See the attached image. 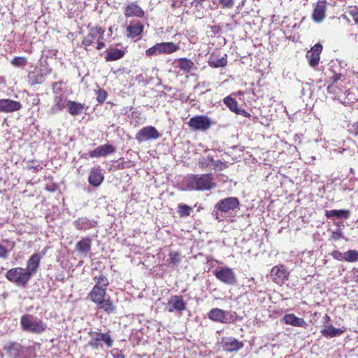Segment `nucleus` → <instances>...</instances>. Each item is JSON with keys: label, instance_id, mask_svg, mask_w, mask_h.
Listing matches in <instances>:
<instances>
[{"label": "nucleus", "instance_id": "f257e3e1", "mask_svg": "<svg viewBox=\"0 0 358 358\" xmlns=\"http://www.w3.org/2000/svg\"><path fill=\"white\" fill-rule=\"evenodd\" d=\"M88 296L96 305L98 310H103L108 315L116 311V306L111 298L107 295L106 289L94 285L89 292Z\"/></svg>", "mask_w": 358, "mask_h": 358}, {"label": "nucleus", "instance_id": "f03ea898", "mask_svg": "<svg viewBox=\"0 0 358 358\" xmlns=\"http://www.w3.org/2000/svg\"><path fill=\"white\" fill-rule=\"evenodd\" d=\"M188 189L194 191H207L216 187L211 173L191 174L186 179Z\"/></svg>", "mask_w": 358, "mask_h": 358}, {"label": "nucleus", "instance_id": "7ed1b4c3", "mask_svg": "<svg viewBox=\"0 0 358 358\" xmlns=\"http://www.w3.org/2000/svg\"><path fill=\"white\" fill-rule=\"evenodd\" d=\"M21 328L24 331L40 334L47 329V324L31 314H24L20 318Z\"/></svg>", "mask_w": 358, "mask_h": 358}, {"label": "nucleus", "instance_id": "20e7f679", "mask_svg": "<svg viewBox=\"0 0 358 358\" xmlns=\"http://www.w3.org/2000/svg\"><path fill=\"white\" fill-rule=\"evenodd\" d=\"M6 278L10 282L21 287H25L31 278L27 271L22 267H14L8 270Z\"/></svg>", "mask_w": 358, "mask_h": 358}, {"label": "nucleus", "instance_id": "39448f33", "mask_svg": "<svg viewBox=\"0 0 358 358\" xmlns=\"http://www.w3.org/2000/svg\"><path fill=\"white\" fill-rule=\"evenodd\" d=\"M88 335L90 337L88 345L93 349L101 348L103 347L101 342H103L108 348L113 346V340L108 333L90 331Z\"/></svg>", "mask_w": 358, "mask_h": 358}, {"label": "nucleus", "instance_id": "423d86ee", "mask_svg": "<svg viewBox=\"0 0 358 358\" xmlns=\"http://www.w3.org/2000/svg\"><path fill=\"white\" fill-rule=\"evenodd\" d=\"M214 275L218 280L226 285H234L237 282L236 273L229 267H221L214 271Z\"/></svg>", "mask_w": 358, "mask_h": 358}, {"label": "nucleus", "instance_id": "0eeeda50", "mask_svg": "<svg viewBox=\"0 0 358 358\" xmlns=\"http://www.w3.org/2000/svg\"><path fill=\"white\" fill-rule=\"evenodd\" d=\"M240 205L237 197H227L220 199L215 206V208L221 213H230L238 208Z\"/></svg>", "mask_w": 358, "mask_h": 358}, {"label": "nucleus", "instance_id": "6e6552de", "mask_svg": "<svg viewBox=\"0 0 358 358\" xmlns=\"http://www.w3.org/2000/svg\"><path fill=\"white\" fill-rule=\"evenodd\" d=\"M186 308L187 304L182 295L171 296L166 306V310L169 313L176 311L181 314Z\"/></svg>", "mask_w": 358, "mask_h": 358}, {"label": "nucleus", "instance_id": "1a4fd4ad", "mask_svg": "<svg viewBox=\"0 0 358 358\" xmlns=\"http://www.w3.org/2000/svg\"><path fill=\"white\" fill-rule=\"evenodd\" d=\"M212 122L206 115H196L191 117L188 122L189 127L194 130H207L210 127Z\"/></svg>", "mask_w": 358, "mask_h": 358}, {"label": "nucleus", "instance_id": "9d476101", "mask_svg": "<svg viewBox=\"0 0 358 358\" xmlns=\"http://www.w3.org/2000/svg\"><path fill=\"white\" fill-rule=\"evenodd\" d=\"M289 273L282 264L275 266L271 271L273 281L278 285L283 284L288 280Z\"/></svg>", "mask_w": 358, "mask_h": 358}, {"label": "nucleus", "instance_id": "9b49d317", "mask_svg": "<svg viewBox=\"0 0 358 358\" xmlns=\"http://www.w3.org/2000/svg\"><path fill=\"white\" fill-rule=\"evenodd\" d=\"M159 136V133L155 127L147 126L138 131L136 134V139L141 143L150 139H157Z\"/></svg>", "mask_w": 358, "mask_h": 358}, {"label": "nucleus", "instance_id": "f8f14e48", "mask_svg": "<svg viewBox=\"0 0 358 358\" xmlns=\"http://www.w3.org/2000/svg\"><path fill=\"white\" fill-rule=\"evenodd\" d=\"M3 349L12 358H22L25 348L17 341H9Z\"/></svg>", "mask_w": 358, "mask_h": 358}, {"label": "nucleus", "instance_id": "ddd939ff", "mask_svg": "<svg viewBox=\"0 0 358 358\" xmlns=\"http://www.w3.org/2000/svg\"><path fill=\"white\" fill-rule=\"evenodd\" d=\"M322 50V45L320 43H317L307 52L306 57L311 67H316L318 65Z\"/></svg>", "mask_w": 358, "mask_h": 358}, {"label": "nucleus", "instance_id": "4468645a", "mask_svg": "<svg viewBox=\"0 0 358 358\" xmlns=\"http://www.w3.org/2000/svg\"><path fill=\"white\" fill-rule=\"evenodd\" d=\"M223 350L228 352H233L243 348V343L238 341L233 337L223 338L222 341Z\"/></svg>", "mask_w": 358, "mask_h": 358}, {"label": "nucleus", "instance_id": "2eb2a0df", "mask_svg": "<svg viewBox=\"0 0 358 358\" xmlns=\"http://www.w3.org/2000/svg\"><path fill=\"white\" fill-rule=\"evenodd\" d=\"M104 180V175L100 166L94 167L90 170L88 176V182L94 187H99L101 185Z\"/></svg>", "mask_w": 358, "mask_h": 358}, {"label": "nucleus", "instance_id": "dca6fc26", "mask_svg": "<svg viewBox=\"0 0 358 358\" xmlns=\"http://www.w3.org/2000/svg\"><path fill=\"white\" fill-rule=\"evenodd\" d=\"M115 146L110 144H104L90 150L89 152V156L92 158L105 157L115 152Z\"/></svg>", "mask_w": 358, "mask_h": 358}, {"label": "nucleus", "instance_id": "f3484780", "mask_svg": "<svg viewBox=\"0 0 358 358\" xmlns=\"http://www.w3.org/2000/svg\"><path fill=\"white\" fill-rule=\"evenodd\" d=\"M73 225L79 231H86L96 227L97 222L93 219L81 217L74 220Z\"/></svg>", "mask_w": 358, "mask_h": 358}, {"label": "nucleus", "instance_id": "a211bd4d", "mask_svg": "<svg viewBox=\"0 0 358 358\" xmlns=\"http://www.w3.org/2000/svg\"><path fill=\"white\" fill-rule=\"evenodd\" d=\"M41 260V255L38 253H34L27 261L24 269L27 271L31 277L37 272Z\"/></svg>", "mask_w": 358, "mask_h": 358}, {"label": "nucleus", "instance_id": "6ab92c4d", "mask_svg": "<svg viewBox=\"0 0 358 358\" xmlns=\"http://www.w3.org/2000/svg\"><path fill=\"white\" fill-rule=\"evenodd\" d=\"M104 31L101 28H94L91 29L88 35L83 41L85 46H90L103 38Z\"/></svg>", "mask_w": 358, "mask_h": 358}, {"label": "nucleus", "instance_id": "aec40b11", "mask_svg": "<svg viewBox=\"0 0 358 358\" xmlns=\"http://www.w3.org/2000/svg\"><path fill=\"white\" fill-rule=\"evenodd\" d=\"M208 317L215 322L222 324L228 322L227 312L218 308H212L208 312Z\"/></svg>", "mask_w": 358, "mask_h": 358}, {"label": "nucleus", "instance_id": "412c9836", "mask_svg": "<svg viewBox=\"0 0 358 358\" xmlns=\"http://www.w3.org/2000/svg\"><path fill=\"white\" fill-rule=\"evenodd\" d=\"M282 321L288 325H291L295 327H303L306 328L308 326L307 322L303 318L298 317L293 313L285 314Z\"/></svg>", "mask_w": 358, "mask_h": 358}, {"label": "nucleus", "instance_id": "4be33fe9", "mask_svg": "<svg viewBox=\"0 0 358 358\" xmlns=\"http://www.w3.org/2000/svg\"><path fill=\"white\" fill-rule=\"evenodd\" d=\"M21 108L20 102L11 99H0V112L12 113Z\"/></svg>", "mask_w": 358, "mask_h": 358}, {"label": "nucleus", "instance_id": "5701e85b", "mask_svg": "<svg viewBox=\"0 0 358 358\" xmlns=\"http://www.w3.org/2000/svg\"><path fill=\"white\" fill-rule=\"evenodd\" d=\"M144 15L145 12L136 3H130L124 8V15L127 17H142Z\"/></svg>", "mask_w": 358, "mask_h": 358}, {"label": "nucleus", "instance_id": "b1692460", "mask_svg": "<svg viewBox=\"0 0 358 358\" xmlns=\"http://www.w3.org/2000/svg\"><path fill=\"white\" fill-rule=\"evenodd\" d=\"M208 64L213 68L224 67L227 64V55L220 56L213 52L208 57Z\"/></svg>", "mask_w": 358, "mask_h": 358}, {"label": "nucleus", "instance_id": "393cba45", "mask_svg": "<svg viewBox=\"0 0 358 358\" xmlns=\"http://www.w3.org/2000/svg\"><path fill=\"white\" fill-rule=\"evenodd\" d=\"M345 331V329L336 328L332 324H324L321 334L326 338L340 336Z\"/></svg>", "mask_w": 358, "mask_h": 358}, {"label": "nucleus", "instance_id": "a878e982", "mask_svg": "<svg viewBox=\"0 0 358 358\" xmlns=\"http://www.w3.org/2000/svg\"><path fill=\"white\" fill-rule=\"evenodd\" d=\"M144 29L143 25L139 22H131L127 27V36L134 38L141 34Z\"/></svg>", "mask_w": 358, "mask_h": 358}, {"label": "nucleus", "instance_id": "bb28decb", "mask_svg": "<svg viewBox=\"0 0 358 358\" xmlns=\"http://www.w3.org/2000/svg\"><path fill=\"white\" fill-rule=\"evenodd\" d=\"M326 3L324 1L317 2L313 13V20L316 22H322L325 17Z\"/></svg>", "mask_w": 358, "mask_h": 358}, {"label": "nucleus", "instance_id": "cd10ccee", "mask_svg": "<svg viewBox=\"0 0 358 358\" xmlns=\"http://www.w3.org/2000/svg\"><path fill=\"white\" fill-rule=\"evenodd\" d=\"M66 107L69 113L71 115L76 116L83 112L85 108V105L73 101H66Z\"/></svg>", "mask_w": 358, "mask_h": 358}, {"label": "nucleus", "instance_id": "c85d7f7f", "mask_svg": "<svg viewBox=\"0 0 358 358\" xmlns=\"http://www.w3.org/2000/svg\"><path fill=\"white\" fill-rule=\"evenodd\" d=\"M158 49L159 50V53H166L171 54L173 53L178 50H179V45L172 43V42H166V43H158Z\"/></svg>", "mask_w": 358, "mask_h": 358}, {"label": "nucleus", "instance_id": "c756f323", "mask_svg": "<svg viewBox=\"0 0 358 358\" xmlns=\"http://www.w3.org/2000/svg\"><path fill=\"white\" fill-rule=\"evenodd\" d=\"M92 240L88 238H84L78 241L76 245V249L80 253L87 254L91 250Z\"/></svg>", "mask_w": 358, "mask_h": 358}, {"label": "nucleus", "instance_id": "7c9ffc66", "mask_svg": "<svg viewBox=\"0 0 358 358\" xmlns=\"http://www.w3.org/2000/svg\"><path fill=\"white\" fill-rule=\"evenodd\" d=\"M106 53V55L105 59L106 61H115L122 58L124 56V50L116 48L108 50Z\"/></svg>", "mask_w": 358, "mask_h": 358}, {"label": "nucleus", "instance_id": "2f4dec72", "mask_svg": "<svg viewBox=\"0 0 358 358\" xmlns=\"http://www.w3.org/2000/svg\"><path fill=\"white\" fill-rule=\"evenodd\" d=\"M334 95L337 97L341 103L344 104H348L350 102H352V94L350 91H333Z\"/></svg>", "mask_w": 358, "mask_h": 358}, {"label": "nucleus", "instance_id": "473e14b6", "mask_svg": "<svg viewBox=\"0 0 358 358\" xmlns=\"http://www.w3.org/2000/svg\"><path fill=\"white\" fill-rule=\"evenodd\" d=\"M325 216L327 218H341L348 219L350 217V211L348 210H330L325 211Z\"/></svg>", "mask_w": 358, "mask_h": 358}, {"label": "nucleus", "instance_id": "72a5a7b5", "mask_svg": "<svg viewBox=\"0 0 358 358\" xmlns=\"http://www.w3.org/2000/svg\"><path fill=\"white\" fill-rule=\"evenodd\" d=\"M178 67L185 72H190L196 69L192 61L187 58H180L178 60Z\"/></svg>", "mask_w": 358, "mask_h": 358}, {"label": "nucleus", "instance_id": "f704fd0d", "mask_svg": "<svg viewBox=\"0 0 358 358\" xmlns=\"http://www.w3.org/2000/svg\"><path fill=\"white\" fill-rule=\"evenodd\" d=\"M66 106L65 99L62 96H57L54 99V103L51 107L52 113H57Z\"/></svg>", "mask_w": 358, "mask_h": 358}, {"label": "nucleus", "instance_id": "c9c22d12", "mask_svg": "<svg viewBox=\"0 0 358 358\" xmlns=\"http://www.w3.org/2000/svg\"><path fill=\"white\" fill-rule=\"evenodd\" d=\"M224 102L232 112L240 114L241 110L238 108V103L235 99L229 96L224 98Z\"/></svg>", "mask_w": 358, "mask_h": 358}, {"label": "nucleus", "instance_id": "e433bc0d", "mask_svg": "<svg viewBox=\"0 0 358 358\" xmlns=\"http://www.w3.org/2000/svg\"><path fill=\"white\" fill-rule=\"evenodd\" d=\"M345 261L348 262H356L358 261V251L350 250L345 252Z\"/></svg>", "mask_w": 358, "mask_h": 358}, {"label": "nucleus", "instance_id": "4c0bfd02", "mask_svg": "<svg viewBox=\"0 0 358 358\" xmlns=\"http://www.w3.org/2000/svg\"><path fill=\"white\" fill-rule=\"evenodd\" d=\"M94 280L96 281L95 285H98L99 287L102 289H107V287L109 285V282L108 278L105 275H100L99 276H96L94 278Z\"/></svg>", "mask_w": 358, "mask_h": 358}, {"label": "nucleus", "instance_id": "58836bf2", "mask_svg": "<svg viewBox=\"0 0 358 358\" xmlns=\"http://www.w3.org/2000/svg\"><path fill=\"white\" fill-rule=\"evenodd\" d=\"M178 208V213L180 217L189 216L192 210V208L186 204H179Z\"/></svg>", "mask_w": 358, "mask_h": 358}, {"label": "nucleus", "instance_id": "ea45409f", "mask_svg": "<svg viewBox=\"0 0 358 358\" xmlns=\"http://www.w3.org/2000/svg\"><path fill=\"white\" fill-rule=\"evenodd\" d=\"M169 259H168L169 264H177L180 261V255L178 251H171L169 255Z\"/></svg>", "mask_w": 358, "mask_h": 358}, {"label": "nucleus", "instance_id": "a19ab883", "mask_svg": "<svg viewBox=\"0 0 358 358\" xmlns=\"http://www.w3.org/2000/svg\"><path fill=\"white\" fill-rule=\"evenodd\" d=\"M213 162V157H202L198 161V165L202 169H206Z\"/></svg>", "mask_w": 358, "mask_h": 358}, {"label": "nucleus", "instance_id": "79ce46f5", "mask_svg": "<svg viewBox=\"0 0 358 358\" xmlns=\"http://www.w3.org/2000/svg\"><path fill=\"white\" fill-rule=\"evenodd\" d=\"M27 63V60L24 57H14L12 61L11 64L17 67H21L25 66Z\"/></svg>", "mask_w": 358, "mask_h": 358}, {"label": "nucleus", "instance_id": "37998d69", "mask_svg": "<svg viewBox=\"0 0 358 358\" xmlns=\"http://www.w3.org/2000/svg\"><path fill=\"white\" fill-rule=\"evenodd\" d=\"M331 255L334 259L340 262L345 261V252L343 253L339 250H335L331 252Z\"/></svg>", "mask_w": 358, "mask_h": 358}, {"label": "nucleus", "instance_id": "c03bdc74", "mask_svg": "<svg viewBox=\"0 0 358 358\" xmlns=\"http://www.w3.org/2000/svg\"><path fill=\"white\" fill-rule=\"evenodd\" d=\"M348 131L355 138H358V121L349 126Z\"/></svg>", "mask_w": 358, "mask_h": 358}, {"label": "nucleus", "instance_id": "a18cd8bd", "mask_svg": "<svg viewBox=\"0 0 358 358\" xmlns=\"http://www.w3.org/2000/svg\"><path fill=\"white\" fill-rule=\"evenodd\" d=\"M212 164L213 165L215 169H217L220 171L224 170L228 166L226 163L222 162L221 160H215V161L213 159V162H212Z\"/></svg>", "mask_w": 358, "mask_h": 358}, {"label": "nucleus", "instance_id": "49530a36", "mask_svg": "<svg viewBox=\"0 0 358 358\" xmlns=\"http://www.w3.org/2000/svg\"><path fill=\"white\" fill-rule=\"evenodd\" d=\"M158 43H157L156 45H155L154 46L148 48L146 51H145V55L146 56L148 57H150V56H152L154 55H157V54H160L159 53V50L158 49Z\"/></svg>", "mask_w": 358, "mask_h": 358}, {"label": "nucleus", "instance_id": "de8ad7c7", "mask_svg": "<svg viewBox=\"0 0 358 358\" xmlns=\"http://www.w3.org/2000/svg\"><path fill=\"white\" fill-rule=\"evenodd\" d=\"M331 237V239L334 241H338L341 238H343V234L341 229H338L336 231H333Z\"/></svg>", "mask_w": 358, "mask_h": 358}, {"label": "nucleus", "instance_id": "09e8293b", "mask_svg": "<svg viewBox=\"0 0 358 358\" xmlns=\"http://www.w3.org/2000/svg\"><path fill=\"white\" fill-rule=\"evenodd\" d=\"M107 96L108 94L106 91H97L96 99L100 103H102L106 101Z\"/></svg>", "mask_w": 358, "mask_h": 358}, {"label": "nucleus", "instance_id": "8fccbe9b", "mask_svg": "<svg viewBox=\"0 0 358 358\" xmlns=\"http://www.w3.org/2000/svg\"><path fill=\"white\" fill-rule=\"evenodd\" d=\"M130 162H126L124 160V158H120L117 161V168L118 169H124L129 167Z\"/></svg>", "mask_w": 358, "mask_h": 358}, {"label": "nucleus", "instance_id": "3c124183", "mask_svg": "<svg viewBox=\"0 0 358 358\" xmlns=\"http://www.w3.org/2000/svg\"><path fill=\"white\" fill-rule=\"evenodd\" d=\"M220 3L225 8H231L234 5V0H219Z\"/></svg>", "mask_w": 358, "mask_h": 358}, {"label": "nucleus", "instance_id": "603ef678", "mask_svg": "<svg viewBox=\"0 0 358 358\" xmlns=\"http://www.w3.org/2000/svg\"><path fill=\"white\" fill-rule=\"evenodd\" d=\"M8 254V250L4 246L0 244V259H7Z\"/></svg>", "mask_w": 358, "mask_h": 358}, {"label": "nucleus", "instance_id": "864d4df0", "mask_svg": "<svg viewBox=\"0 0 358 358\" xmlns=\"http://www.w3.org/2000/svg\"><path fill=\"white\" fill-rule=\"evenodd\" d=\"M42 169L43 167L38 164H37L36 165L29 164L27 166V169L32 171L33 173H37Z\"/></svg>", "mask_w": 358, "mask_h": 358}, {"label": "nucleus", "instance_id": "5fc2aeb1", "mask_svg": "<svg viewBox=\"0 0 358 358\" xmlns=\"http://www.w3.org/2000/svg\"><path fill=\"white\" fill-rule=\"evenodd\" d=\"M349 14L352 17L356 24H358V8H354L349 11Z\"/></svg>", "mask_w": 358, "mask_h": 358}, {"label": "nucleus", "instance_id": "6e6d98bb", "mask_svg": "<svg viewBox=\"0 0 358 358\" xmlns=\"http://www.w3.org/2000/svg\"><path fill=\"white\" fill-rule=\"evenodd\" d=\"M341 76H342L341 73H335L334 75H333L332 77L331 78L332 83H336L338 80H339L341 79Z\"/></svg>", "mask_w": 358, "mask_h": 358}, {"label": "nucleus", "instance_id": "4d7b16f0", "mask_svg": "<svg viewBox=\"0 0 358 358\" xmlns=\"http://www.w3.org/2000/svg\"><path fill=\"white\" fill-rule=\"evenodd\" d=\"M97 42H98V43H97V45H96V49H97V50H101V49H102L103 48H104V47H105V43H103V42H100L99 41H97Z\"/></svg>", "mask_w": 358, "mask_h": 358}, {"label": "nucleus", "instance_id": "13d9d810", "mask_svg": "<svg viewBox=\"0 0 358 358\" xmlns=\"http://www.w3.org/2000/svg\"><path fill=\"white\" fill-rule=\"evenodd\" d=\"M114 358H125V356L122 353L115 355Z\"/></svg>", "mask_w": 358, "mask_h": 358}, {"label": "nucleus", "instance_id": "bf43d9fd", "mask_svg": "<svg viewBox=\"0 0 358 358\" xmlns=\"http://www.w3.org/2000/svg\"><path fill=\"white\" fill-rule=\"evenodd\" d=\"M324 319L326 320V322H329L331 320L330 317L327 314L325 315Z\"/></svg>", "mask_w": 358, "mask_h": 358}, {"label": "nucleus", "instance_id": "052dcab7", "mask_svg": "<svg viewBox=\"0 0 358 358\" xmlns=\"http://www.w3.org/2000/svg\"><path fill=\"white\" fill-rule=\"evenodd\" d=\"M48 249V247L45 248L41 251V255H45V254L46 253V252H47Z\"/></svg>", "mask_w": 358, "mask_h": 358}, {"label": "nucleus", "instance_id": "680f3d73", "mask_svg": "<svg viewBox=\"0 0 358 358\" xmlns=\"http://www.w3.org/2000/svg\"><path fill=\"white\" fill-rule=\"evenodd\" d=\"M215 215H216V219H217V220L220 221V220H219L218 216H217V213H215Z\"/></svg>", "mask_w": 358, "mask_h": 358}, {"label": "nucleus", "instance_id": "e2e57ef3", "mask_svg": "<svg viewBox=\"0 0 358 358\" xmlns=\"http://www.w3.org/2000/svg\"><path fill=\"white\" fill-rule=\"evenodd\" d=\"M355 75L358 77V73H355Z\"/></svg>", "mask_w": 358, "mask_h": 358}, {"label": "nucleus", "instance_id": "0e129e2a", "mask_svg": "<svg viewBox=\"0 0 358 358\" xmlns=\"http://www.w3.org/2000/svg\"><path fill=\"white\" fill-rule=\"evenodd\" d=\"M357 341H358V336H357Z\"/></svg>", "mask_w": 358, "mask_h": 358}]
</instances>
